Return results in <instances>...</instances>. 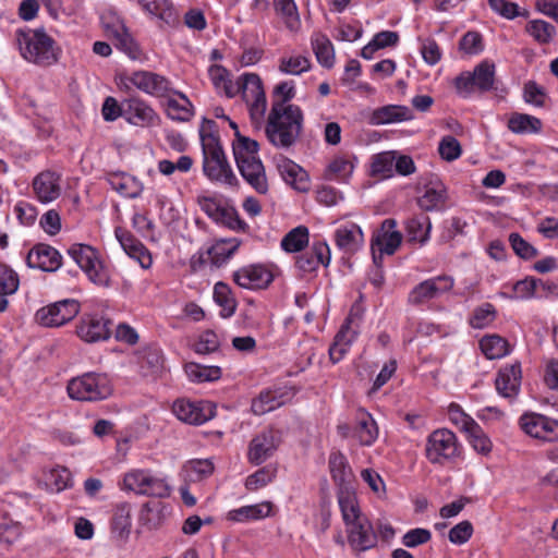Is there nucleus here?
I'll list each match as a JSON object with an SVG mask.
<instances>
[{
  "label": "nucleus",
  "instance_id": "nucleus-1",
  "mask_svg": "<svg viewBox=\"0 0 558 558\" xmlns=\"http://www.w3.org/2000/svg\"><path fill=\"white\" fill-rule=\"evenodd\" d=\"M303 113L299 106L271 105L265 133L267 140L277 148H290L302 133Z\"/></svg>",
  "mask_w": 558,
  "mask_h": 558
},
{
  "label": "nucleus",
  "instance_id": "nucleus-2",
  "mask_svg": "<svg viewBox=\"0 0 558 558\" xmlns=\"http://www.w3.org/2000/svg\"><path fill=\"white\" fill-rule=\"evenodd\" d=\"M258 149L256 141L239 133L236 141L232 143L233 156L241 175L256 192L265 194L268 191V183Z\"/></svg>",
  "mask_w": 558,
  "mask_h": 558
},
{
  "label": "nucleus",
  "instance_id": "nucleus-3",
  "mask_svg": "<svg viewBox=\"0 0 558 558\" xmlns=\"http://www.w3.org/2000/svg\"><path fill=\"white\" fill-rule=\"evenodd\" d=\"M15 40L21 56L37 65H51L58 61L54 40L43 28L17 29Z\"/></svg>",
  "mask_w": 558,
  "mask_h": 558
},
{
  "label": "nucleus",
  "instance_id": "nucleus-4",
  "mask_svg": "<svg viewBox=\"0 0 558 558\" xmlns=\"http://www.w3.org/2000/svg\"><path fill=\"white\" fill-rule=\"evenodd\" d=\"M66 391L73 400L97 402L109 398L113 388L107 375L89 372L69 380Z\"/></svg>",
  "mask_w": 558,
  "mask_h": 558
},
{
  "label": "nucleus",
  "instance_id": "nucleus-5",
  "mask_svg": "<svg viewBox=\"0 0 558 558\" xmlns=\"http://www.w3.org/2000/svg\"><path fill=\"white\" fill-rule=\"evenodd\" d=\"M209 141L207 148H203V172L211 182L220 183L234 187L239 180L229 163L221 144H211Z\"/></svg>",
  "mask_w": 558,
  "mask_h": 558
},
{
  "label": "nucleus",
  "instance_id": "nucleus-6",
  "mask_svg": "<svg viewBox=\"0 0 558 558\" xmlns=\"http://www.w3.org/2000/svg\"><path fill=\"white\" fill-rule=\"evenodd\" d=\"M495 82V64L485 60L478 63L473 72H462L454 80V87L460 97L468 98L474 92L481 93L493 89Z\"/></svg>",
  "mask_w": 558,
  "mask_h": 558
},
{
  "label": "nucleus",
  "instance_id": "nucleus-7",
  "mask_svg": "<svg viewBox=\"0 0 558 558\" xmlns=\"http://www.w3.org/2000/svg\"><path fill=\"white\" fill-rule=\"evenodd\" d=\"M123 488L137 495L155 498H168L171 494V487L165 477L146 470H134L126 473L123 477Z\"/></svg>",
  "mask_w": 558,
  "mask_h": 558
},
{
  "label": "nucleus",
  "instance_id": "nucleus-8",
  "mask_svg": "<svg viewBox=\"0 0 558 558\" xmlns=\"http://www.w3.org/2000/svg\"><path fill=\"white\" fill-rule=\"evenodd\" d=\"M68 254L87 275L89 280L97 286L108 287L110 284V276L98 257V252L86 244H73Z\"/></svg>",
  "mask_w": 558,
  "mask_h": 558
},
{
  "label": "nucleus",
  "instance_id": "nucleus-9",
  "mask_svg": "<svg viewBox=\"0 0 558 558\" xmlns=\"http://www.w3.org/2000/svg\"><path fill=\"white\" fill-rule=\"evenodd\" d=\"M425 451L430 463L442 464L458 456L457 437L446 428L434 430L427 438Z\"/></svg>",
  "mask_w": 558,
  "mask_h": 558
},
{
  "label": "nucleus",
  "instance_id": "nucleus-10",
  "mask_svg": "<svg viewBox=\"0 0 558 558\" xmlns=\"http://www.w3.org/2000/svg\"><path fill=\"white\" fill-rule=\"evenodd\" d=\"M78 312L80 303L73 299H65L39 308L35 319L44 327H60L72 320Z\"/></svg>",
  "mask_w": 558,
  "mask_h": 558
},
{
  "label": "nucleus",
  "instance_id": "nucleus-11",
  "mask_svg": "<svg viewBox=\"0 0 558 558\" xmlns=\"http://www.w3.org/2000/svg\"><path fill=\"white\" fill-rule=\"evenodd\" d=\"M242 98L248 106L251 120L256 124L260 123L266 112L267 101L262 80L257 74H243Z\"/></svg>",
  "mask_w": 558,
  "mask_h": 558
},
{
  "label": "nucleus",
  "instance_id": "nucleus-12",
  "mask_svg": "<svg viewBox=\"0 0 558 558\" xmlns=\"http://www.w3.org/2000/svg\"><path fill=\"white\" fill-rule=\"evenodd\" d=\"M281 442V435L272 428L264 429L255 435L248 445L247 459L259 465L274 456Z\"/></svg>",
  "mask_w": 558,
  "mask_h": 558
},
{
  "label": "nucleus",
  "instance_id": "nucleus-13",
  "mask_svg": "<svg viewBox=\"0 0 558 558\" xmlns=\"http://www.w3.org/2000/svg\"><path fill=\"white\" fill-rule=\"evenodd\" d=\"M520 426L529 436L543 440L558 439V421L537 413H525L520 417Z\"/></svg>",
  "mask_w": 558,
  "mask_h": 558
},
{
  "label": "nucleus",
  "instance_id": "nucleus-14",
  "mask_svg": "<svg viewBox=\"0 0 558 558\" xmlns=\"http://www.w3.org/2000/svg\"><path fill=\"white\" fill-rule=\"evenodd\" d=\"M172 411L180 421L194 425H201L215 416V405L208 401L180 399L173 403Z\"/></svg>",
  "mask_w": 558,
  "mask_h": 558
},
{
  "label": "nucleus",
  "instance_id": "nucleus-15",
  "mask_svg": "<svg viewBox=\"0 0 558 558\" xmlns=\"http://www.w3.org/2000/svg\"><path fill=\"white\" fill-rule=\"evenodd\" d=\"M453 287V279L449 276H438L425 280L413 288L409 294V302L412 304H422L436 299Z\"/></svg>",
  "mask_w": 558,
  "mask_h": 558
},
{
  "label": "nucleus",
  "instance_id": "nucleus-16",
  "mask_svg": "<svg viewBox=\"0 0 558 558\" xmlns=\"http://www.w3.org/2000/svg\"><path fill=\"white\" fill-rule=\"evenodd\" d=\"M26 265L29 268L53 272L61 267L62 256L53 246L38 243L28 252Z\"/></svg>",
  "mask_w": 558,
  "mask_h": 558
},
{
  "label": "nucleus",
  "instance_id": "nucleus-17",
  "mask_svg": "<svg viewBox=\"0 0 558 558\" xmlns=\"http://www.w3.org/2000/svg\"><path fill=\"white\" fill-rule=\"evenodd\" d=\"M396 227L397 221L395 219H385L380 229L373 235L371 247L378 250L380 254H395L402 242V234L396 230Z\"/></svg>",
  "mask_w": 558,
  "mask_h": 558
},
{
  "label": "nucleus",
  "instance_id": "nucleus-18",
  "mask_svg": "<svg viewBox=\"0 0 558 558\" xmlns=\"http://www.w3.org/2000/svg\"><path fill=\"white\" fill-rule=\"evenodd\" d=\"M113 322L105 316L90 315L77 326L78 337L86 342H97L109 338Z\"/></svg>",
  "mask_w": 558,
  "mask_h": 558
},
{
  "label": "nucleus",
  "instance_id": "nucleus-19",
  "mask_svg": "<svg viewBox=\"0 0 558 558\" xmlns=\"http://www.w3.org/2000/svg\"><path fill=\"white\" fill-rule=\"evenodd\" d=\"M522 371L520 363H513L500 368L495 379L497 392L508 399H513L520 391Z\"/></svg>",
  "mask_w": 558,
  "mask_h": 558
},
{
  "label": "nucleus",
  "instance_id": "nucleus-20",
  "mask_svg": "<svg viewBox=\"0 0 558 558\" xmlns=\"http://www.w3.org/2000/svg\"><path fill=\"white\" fill-rule=\"evenodd\" d=\"M130 82L142 92L156 97H163L170 90L169 81L154 72H134L130 77Z\"/></svg>",
  "mask_w": 558,
  "mask_h": 558
},
{
  "label": "nucleus",
  "instance_id": "nucleus-21",
  "mask_svg": "<svg viewBox=\"0 0 558 558\" xmlns=\"http://www.w3.org/2000/svg\"><path fill=\"white\" fill-rule=\"evenodd\" d=\"M114 234L123 251L133 259L137 260L142 268L151 266L153 259L148 250L132 233L121 227L116 228Z\"/></svg>",
  "mask_w": 558,
  "mask_h": 558
},
{
  "label": "nucleus",
  "instance_id": "nucleus-22",
  "mask_svg": "<svg viewBox=\"0 0 558 558\" xmlns=\"http://www.w3.org/2000/svg\"><path fill=\"white\" fill-rule=\"evenodd\" d=\"M349 526L348 539L354 549L365 551L376 545L377 536L367 518L364 517L361 520L349 524Z\"/></svg>",
  "mask_w": 558,
  "mask_h": 558
},
{
  "label": "nucleus",
  "instance_id": "nucleus-23",
  "mask_svg": "<svg viewBox=\"0 0 558 558\" xmlns=\"http://www.w3.org/2000/svg\"><path fill=\"white\" fill-rule=\"evenodd\" d=\"M330 248L326 242H315L296 258V267L303 272L315 271L319 265L328 266Z\"/></svg>",
  "mask_w": 558,
  "mask_h": 558
},
{
  "label": "nucleus",
  "instance_id": "nucleus-24",
  "mask_svg": "<svg viewBox=\"0 0 558 558\" xmlns=\"http://www.w3.org/2000/svg\"><path fill=\"white\" fill-rule=\"evenodd\" d=\"M124 118L134 125H150L158 118L155 110L140 98H129L123 100Z\"/></svg>",
  "mask_w": 558,
  "mask_h": 558
},
{
  "label": "nucleus",
  "instance_id": "nucleus-25",
  "mask_svg": "<svg viewBox=\"0 0 558 558\" xmlns=\"http://www.w3.org/2000/svg\"><path fill=\"white\" fill-rule=\"evenodd\" d=\"M236 284L245 289H264L272 281V275L263 266H248L233 274Z\"/></svg>",
  "mask_w": 558,
  "mask_h": 558
},
{
  "label": "nucleus",
  "instance_id": "nucleus-26",
  "mask_svg": "<svg viewBox=\"0 0 558 558\" xmlns=\"http://www.w3.org/2000/svg\"><path fill=\"white\" fill-rule=\"evenodd\" d=\"M336 245L343 253L352 255L364 244V235L361 228L353 222L340 226L335 232Z\"/></svg>",
  "mask_w": 558,
  "mask_h": 558
},
{
  "label": "nucleus",
  "instance_id": "nucleus-27",
  "mask_svg": "<svg viewBox=\"0 0 558 558\" xmlns=\"http://www.w3.org/2000/svg\"><path fill=\"white\" fill-rule=\"evenodd\" d=\"M60 177L52 171H43L33 180V190L41 203H50L60 195Z\"/></svg>",
  "mask_w": 558,
  "mask_h": 558
},
{
  "label": "nucleus",
  "instance_id": "nucleus-28",
  "mask_svg": "<svg viewBox=\"0 0 558 558\" xmlns=\"http://www.w3.org/2000/svg\"><path fill=\"white\" fill-rule=\"evenodd\" d=\"M277 168L283 180L295 190L300 192H306L308 190V175L306 171L294 161L281 156L278 159Z\"/></svg>",
  "mask_w": 558,
  "mask_h": 558
},
{
  "label": "nucleus",
  "instance_id": "nucleus-29",
  "mask_svg": "<svg viewBox=\"0 0 558 558\" xmlns=\"http://www.w3.org/2000/svg\"><path fill=\"white\" fill-rule=\"evenodd\" d=\"M413 113L407 106L387 105L377 108L371 116V123L374 125L390 124L411 120Z\"/></svg>",
  "mask_w": 558,
  "mask_h": 558
},
{
  "label": "nucleus",
  "instance_id": "nucleus-30",
  "mask_svg": "<svg viewBox=\"0 0 558 558\" xmlns=\"http://www.w3.org/2000/svg\"><path fill=\"white\" fill-rule=\"evenodd\" d=\"M355 435L362 446H372L378 437L375 420L364 410H359L356 413Z\"/></svg>",
  "mask_w": 558,
  "mask_h": 558
},
{
  "label": "nucleus",
  "instance_id": "nucleus-31",
  "mask_svg": "<svg viewBox=\"0 0 558 558\" xmlns=\"http://www.w3.org/2000/svg\"><path fill=\"white\" fill-rule=\"evenodd\" d=\"M19 284L17 274L7 265L0 264V313L7 311L9 306L8 296L17 291Z\"/></svg>",
  "mask_w": 558,
  "mask_h": 558
},
{
  "label": "nucleus",
  "instance_id": "nucleus-32",
  "mask_svg": "<svg viewBox=\"0 0 558 558\" xmlns=\"http://www.w3.org/2000/svg\"><path fill=\"white\" fill-rule=\"evenodd\" d=\"M328 463L332 480L341 489L348 488L347 486L351 483L353 474L345 457L339 451L332 452L329 456Z\"/></svg>",
  "mask_w": 558,
  "mask_h": 558
},
{
  "label": "nucleus",
  "instance_id": "nucleus-33",
  "mask_svg": "<svg viewBox=\"0 0 558 558\" xmlns=\"http://www.w3.org/2000/svg\"><path fill=\"white\" fill-rule=\"evenodd\" d=\"M107 32L117 40L116 47L118 49L125 52L132 60L141 58L138 46L134 43L123 24L117 23L111 27H107Z\"/></svg>",
  "mask_w": 558,
  "mask_h": 558
},
{
  "label": "nucleus",
  "instance_id": "nucleus-34",
  "mask_svg": "<svg viewBox=\"0 0 558 558\" xmlns=\"http://www.w3.org/2000/svg\"><path fill=\"white\" fill-rule=\"evenodd\" d=\"M430 229V220L425 215L414 216L405 221V231L410 242L426 243L429 238Z\"/></svg>",
  "mask_w": 558,
  "mask_h": 558
},
{
  "label": "nucleus",
  "instance_id": "nucleus-35",
  "mask_svg": "<svg viewBox=\"0 0 558 558\" xmlns=\"http://www.w3.org/2000/svg\"><path fill=\"white\" fill-rule=\"evenodd\" d=\"M271 504L268 501L244 506L231 510L228 514L229 519L236 522H245L250 520H259L270 515Z\"/></svg>",
  "mask_w": 558,
  "mask_h": 558
},
{
  "label": "nucleus",
  "instance_id": "nucleus-36",
  "mask_svg": "<svg viewBox=\"0 0 558 558\" xmlns=\"http://www.w3.org/2000/svg\"><path fill=\"white\" fill-rule=\"evenodd\" d=\"M140 3L146 12L167 24H173L178 20L175 9L170 0H140Z\"/></svg>",
  "mask_w": 558,
  "mask_h": 558
},
{
  "label": "nucleus",
  "instance_id": "nucleus-37",
  "mask_svg": "<svg viewBox=\"0 0 558 558\" xmlns=\"http://www.w3.org/2000/svg\"><path fill=\"white\" fill-rule=\"evenodd\" d=\"M284 404L283 395L278 391H263L252 401V412L256 415H263L274 411Z\"/></svg>",
  "mask_w": 558,
  "mask_h": 558
},
{
  "label": "nucleus",
  "instance_id": "nucleus-38",
  "mask_svg": "<svg viewBox=\"0 0 558 558\" xmlns=\"http://www.w3.org/2000/svg\"><path fill=\"white\" fill-rule=\"evenodd\" d=\"M480 348L489 360L501 359L509 353L507 340L498 335L483 337L480 341Z\"/></svg>",
  "mask_w": 558,
  "mask_h": 558
},
{
  "label": "nucleus",
  "instance_id": "nucleus-39",
  "mask_svg": "<svg viewBox=\"0 0 558 558\" xmlns=\"http://www.w3.org/2000/svg\"><path fill=\"white\" fill-rule=\"evenodd\" d=\"M338 501L347 525L364 518L360 512L355 496L348 488L340 489Z\"/></svg>",
  "mask_w": 558,
  "mask_h": 558
},
{
  "label": "nucleus",
  "instance_id": "nucleus-40",
  "mask_svg": "<svg viewBox=\"0 0 558 558\" xmlns=\"http://www.w3.org/2000/svg\"><path fill=\"white\" fill-rule=\"evenodd\" d=\"M184 371L190 380L195 383L214 381L221 377V369L218 366L187 363L185 364Z\"/></svg>",
  "mask_w": 558,
  "mask_h": 558
},
{
  "label": "nucleus",
  "instance_id": "nucleus-41",
  "mask_svg": "<svg viewBox=\"0 0 558 558\" xmlns=\"http://www.w3.org/2000/svg\"><path fill=\"white\" fill-rule=\"evenodd\" d=\"M446 198V187L441 183H437L426 189L418 198V206L425 211H430L444 205Z\"/></svg>",
  "mask_w": 558,
  "mask_h": 558
},
{
  "label": "nucleus",
  "instance_id": "nucleus-42",
  "mask_svg": "<svg viewBox=\"0 0 558 558\" xmlns=\"http://www.w3.org/2000/svg\"><path fill=\"white\" fill-rule=\"evenodd\" d=\"M274 5L290 31L295 32L300 28L301 20L294 0H274Z\"/></svg>",
  "mask_w": 558,
  "mask_h": 558
},
{
  "label": "nucleus",
  "instance_id": "nucleus-43",
  "mask_svg": "<svg viewBox=\"0 0 558 558\" xmlns=\"http://www.w3.org/2000/svg\"><path fill=\"white\" fill-rule=\"evenodd\" d=\"M241 241L238 239L221 240L216 243L209 251L208 254L213 264L221 266L225 264L238 250Z\"/></svg>",
  "mask_w": 558,
  "mask_h": 558
},
{
  "label": "nucleus",
  "instance_id": "nucleus-44",
  "mask_svg": "<svg viewBox=\"0 0 558 558\" xmlns=\"http://www.w3.org/2000/svg\"><path fill=\"white\" fill-rule=\"evenodd\" d=\"M308 243V229L299 226L289 231L281 240V247L286 252H300Z\"/></svg>",
  "mask_w": 558,
  "mask_h": 558
},
{
  "label": "nucleus",
  "instance_id": "nucleus-45",
  "mask_svg": "<svg viewBox=\"0 0 558 558\" xmlns=\"http://www.w3.org/2000/svg\"><path fill=\"white\" fill-rule=\"evenodd\" d=\"M508 128L513 133H536L542 129V122L533 116L514 113L508 121Z\"/></svg>",
  "mask_w": 558,
  "mask_h": 558
},
{
  "label": "nucleus",
  "instance_id": "nucleus-46",
  "mask_svg": "<svg viewBox=\"0 0 558 558\" xmlns=\"http://www.w3.org/2000/svg\"><path fill=\"white\" fill-rule=\"evenodd\" d=\"M350 331L349 324H345L337 332L333 343L329 348V357L333 364L338 363L348 352L352 342V337H349Z\"/></svg>",
  "mask_w": 558,
  "mask_h": 558
},
{
  "label": "nucleus",
  "instance_id": "nucleus-47",
  "mask_svg": "<svg viewBox=\"0 0 558 558\" xmlns=\"http://www.w3.org/2000/svg\"><path fill=\"white\" fill-rule=\"evenodd\" d=\"M180 100L170 98L167 102V114L175 121H189L193 116L191 101L181 93Z\"/></svg>",
  "mask_w": 558,
  "mask_h": 558
},
{
  "label": "nucleus",
  "instance_id": "nucleus-48",
  "mask_svg": "<svg viewBox=\"0 0 558 558\" xmlns=\"http://www.w3.org/2000/svg\"><path fill=\"white\" fill-rule=\"evenodd\" d=\"M214 300L222 308L221 316L230 317L233 315L236 303L231 295V290L228 284L217 282L214 287Z\"/></svg>",
  "mask_w": 558,
  "mask_h": 558
},
{
  "label": "nucleus",
  "instance_id": "nucleus-49",
  "mask_svg": "<svg viewBox=\"0 0 558 558\" xmlns=\"http://www.w3.org/2000/svg\"><path fill=\"white\" fill-rule=\"evenodd\" d=\"M525 29L538 44H548L556 35L555 26L543 20L530 21Z\"/></svg>",
  "mask_w": 558,
  "mask_h": 558
},
{
  "label": "nucleus",
  "instance_id": "nucleus-50",
  "mask_svg": "<svg viewBox=\"0 0 558 558\" xmlns=\"http://www.w3.org/2000/svg\"><path fill=\"white\" fill-rule=\"evenodd\" d=\"M313 50L317 61L325 68H331L335 61V52L331 41L324 35H318L313 40Z\"/></svg>",
  "mask_w": 558,
  "mask_h": 558
},
{
  "label": "nucleus",
  "instance_id": "nucleus-51",
  "mask_svg": "<svg viewBox=\"0 0 558 558\" xmlns=\"http://www.w3.org/2000/svg\"><path fill=\"white\" fill-rule=\"evenodd\" d=\"M21 524L13 521L0 522V550L10 549L21 537Z\"/></svg>",
  "mask_w": 558,
  "mask_h": 558
},
{
  "label": "nucleus",
  "instance_id": "nucleus-52",
  "mask_svg": "<svg viewBox=\"0 0 558 558\" xmlns=\"http://www.w3.org/2000/svg\"><path fill=\"white\" fill-rule=\"evenodd\" d=\"M311 68L310 60L304 56H291L280 59L279 71L284 74L300 75Z\"/></svg>",
  "mask_w": 558,
  "mask_h": 558
},
{
  "label": "nucleus",
  "instance_id": "nucleus-53",
  "mask_svg": "<svg viewBox=\"0 0 558 558\" xmlns=\"http://www.w3.org/2000/svg\"><path fill=\"white\" fill-rule=\"evenodd\" d=\"M465 433L475 451L482 454H488L492 451V441L477 423H469V429Z\"/></svg>",
  "mask_w": 558,
  "mask_h": 558
},
{
  "label": "nucleus",
  "instance_id": "nucleus-54",
  "mask_svg": "<svg viewBox=\"0 0 558 558\" xmlns=\"http://www.w3.org/2000/svg\"><path fill=\"white\" fill-rule=\"evenodd\" d=\"M496 318V310L493 304L484 303L476 307L470 318V325L476 329H483L490 325Z\"/></svg>",
  "mask_w": 558,
  "mask_h": 558
},
{
  "label": "nucleus",
  "instance_id": "nucleus-55",
  "mask_svg": "<svg viewBox=\"0 0 558 558\" xmlns=\"http://www.w3.org/2000/svg\"><path fill=\"white\" fill-rule=\"evenodd\" d=\"M276 473L277 471L275 468L264 466L246 478L245 487L248 490H257L272 482L276 477Z\"/></svg>",
  "mask_w": 558,
  "mask_h": 558
},
{
  "label": "nucleus",
  "instance_id": "nucleus-56",
  "mask_svg": "<svg viewBox=\"0 0 558 558\" xmlns=\"http://www.w3.org/2000/svg\"><path fill=\"white\" fill-rule=\"evenodd\" d=\"M396 160L395 151H384L373 157L372 171L374 174L389 177L392 174Z\"/></svg>",
  "mask_w": 558,
  "mask_h": 558
},
{
  "label": "nucleus",
  "instance_id": "nucleus-57",
  "mask_svg": "<svg viewBox=\"0 0 558 558\" xmlns=\"http://www.w3.org/2000/svg\"><path fill=\"white\" fill-rule=\"evenodd\" d=\"M107 181L113 190L123 196L135 198L140 194L138 190H130V184L134 183V180L129 175L123 173H110L107 177Z\"/></svg>",
  "mask_w": 558,
  "mask_h": 558
},
{
  "label": "nucleus",
  "instance_id": "nucleus-58",
  "mask_svg": "<svg viewBox=\"0 0 558 558\" xmlns=\"http://www.w3.org/2000/svg\"><path fill=\"white\" fill-rule=\"evenodd\" d=\"M353 165L343 157L335 158L328 166L325 178L327 180H342L351 174Z\"/></svg>",
  "mask_w": 558,
  "mask_h": 558
},
{
  "label": "nucleus",
  "instance_id": "nucleus-59",
  "mask_svg": "<svg viewBox=\"0 0 558 558\" xmlns=\"http://www.w3.org/2000/svg\"><path fill=\"white\" fill-rule=\"evenodd\" d=\"M438 151L442 159L447 161H453L461 156L462 148L456 137L447 135L441 138L438 146Z\"/></svg>",
  "mask_w": 558,
  "mask_h": 558
},
{
  "label": "nucleus",
  "instance_id": "nucleus-60",
  "mask_svg": "<svg viewBox=\"0 0 558 558\" xmlns=\"http://www.w3.org/2000/svg\"><path fill=\"white\" fill-rule=\"evenodd\" d=\"M509 242L514 253L524 259H531L538 254L537 250L526 242L519 233H511L509 235Z\"/></svg>",
  "mask_w": 558,
  "mask_h": 558
},
{
  "label": "nucleus",
  "instance_id": "nucleus-61",
  "mask_svg": "<svg viewBox=\"0 0 558 558\" xmlns=\"http://www.w3.org/2000/svg\"><path fill=\"white\" fill-rule=\"evenodd\" d=\"M432 533L427 529L416 527L408 531L402 537L405 547L413 548L430 541Z\"/></svg>",
  "mask_w": 558,
  "mask_h": 558
},
{
  "label": "nucleus",
  "instance_id": "nucleus-62",
  "mask_svg": "<svg viewBox=\"0 0 558 558\" xmlns=\"http://www.w3.org/2000/svg\"><path fill=\"white\" fill-rule=\"evenodd\" d=\"M131 521L129 511L125 507H121L119 511L114 514L112 521V531L117 533L118 537L121 539H125L130 533Z\"/></svg>",
  "mask_w": 558,
  "mask_h": 558
},
{
  "label": "nucleus",
  "instance_id": "nucleus-63",
  "mask_svg": "<svg viewBox=\"0 0 558 558\" xmlns=\"http://www.w3.org/2000/svg\"><path fill=\"white\" fill-rule=\"evenodd\" d=\"M473 534V525L470 521H462L450 529L449 541L457 545L466 543Z\"/></svg>",
  "mask_w": 558,
  "mask_h": 558
},
{
  "label": "nucleus",
  "instance_id": "nucleus-64",
  "mask_svg": "<svg viewBox=\"0 0 558 558\" xmlns=\"http://www.w3.org/2000/svg\"><path fill=\"white\" fill-rule=\"evenodd\" d=\"M218 336L213 330H206L195 343V352L199 354H208L215 352L219 348Z\"/></svg>",
  "mask_w": 558,
  "mask_h": 558
}]
</instances>
